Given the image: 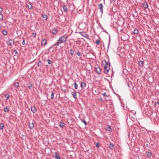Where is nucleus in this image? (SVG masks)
<instances>
[{"label": "nucleus", "mask_w": 159, "mask_h": 159, "mask_svg": "<svg viewBox=\"0 0 159 159\" xmlns=\"http://www.w3.org/2000/svg\"><path fill=\"white\" fill-rule=\"evenodd\" d=\"M68 38V36L66 34L61 37L58 40H57V42L56 43L52 46L53 47L55 46H58L60 44H61L63 43L66 42Z\"/></svg>", "instance_id": "obj_1"}, {"label": "nucleus", "mask_w": 159, "mask_h": 159, "mask_svg": "<svg viewBox=\"0 0 159 159\" xmlns=\"http://www.w3.org/2000/svg\"><path fill=\"white\" fill-rule=\"evenodd\" d=\"M14 40L12 39L9 40L8 41H7V43L8 46H12L14 44Z\"/></svg>", "instance_id": "obj_2"}, {"label": "nucleus", "mask_w": 159, "mask_h": 159, "mask_svg": "<svg viewBox=\"0 0 159 159\" xmlns=\"http://www.w3.org/2000/svg\"><path fill=\"white\" fill-rule=\"evenodd\" d=\"M26 7L29 10L32 9L33 7V6L31 3L30 2L26 3Z\"/></svg>", "instance_id": "obj_3"}, {"label": "nucleus", "mask_w": 159, "mask_h": 159, "mask_svg": "<svg viewBox=\"0 0 159 159\" xmlns=\"http://www.w3.org/2000/svg\"><path fill=\"white\" fill-rule=\"evenodd\" d=\"M98 7L99 8L101 14H102L103 12V5L102 3H100L98 5Z\"/></svg>", "instance_id": "obj_4"}, {"label": "nucleus", "mask_w": 159, "mask_h": 159, "mask_svg": "<svg viewBox=\"0 0 159 159\" xmlns=\"http://www.w3.org/2000/svg\"><path fill=\"white\" fill-rule=\"evenodd\" d=\"M110 69V68L109 67H107V66L104 67V72L106 74H107L108 72H109V70Z\"/></svg>", "instance_id": "obj_5"}, {"label": "nucleus", "mask_w": 159, "mask_h": 159, "mask_svg": "<svg viewBox=\"0 0 159 159\" xmlns=\"http://www.w3.org/2000/svg\"><path fill=\"white\" fill-rule=\"evenodd\" d=\"M31 109L32 112L33 113H36L37 111V109L36 107L34 106L33 107H31Z\"/></svg>", "instance_id": "obj_6"}, {"label": "nucleus", "mask_w": 159, "mask_h": 159, "mask_svg": "<svg viewBox=\"0 0 159 159\" xmlns=\"http://www.w3.org/2000/svg\"><path fill=\"white\" fill-rule=\"evenodd\" d=\"M145 154L148 158H150L152 155L151 152H146Z\"/></svg>", "instance_id": "obj_7"}, {"label": "nucleus", "mask_w": 159, "mask_h": 159, "mask_svg": "<svg viewBox=\"0 0 159 159\" xmlns=\"http://www.w3.org/2000/svg\"><path fill=\"white\" fill-rule=\"evenodd\" d=\"M86 83L84 82H80V86L82 89H84L86 86Z\"/></svg>", "instance_id": "obj_8"}, {"label": "nucleus", "mask_w": 159, "mask_h": 159, "mask_svg": "<svg viewBox=\"0 0 159 159\" xmlns=\"http://www.w3.org/2000/svg\"><path fill=\"white\" fill-rule=\"evenodd\" d=\"M47 41L46 39H43L41 41V44L45 46L47 44Z\"/></svg>", "instance_id": "obj_9"}, {"label": "nucleus", "mask_w": 159, "mask_h": 159, "mask_svg": "<svg viewBox=\"0 0 159 159\" xmlns=\"http://www.w3.org/2000/svg\"><path fill=\"white\" fill-rule=\"evenodd\" d=\"M29 126L30 129H32L34 127V124L33 123H29Z\"/></svg>", "instance_id": "obj_10"}, {"label": "nucleus", "mask_w": 159, "mask_h": 159, "mask_svg": "<svg viewBox=\"0 0 159 159\" xmlns=\"http://www.w3.org/2000/svg\"><path fill=\"white\" fill-rule=\"evenodd\" d=\"M96 70L97 73L99 74H100L101 73V68L99 67L96 68Z\"/></svg>", "instance_id": "obj_11"}, {"label": "nucleus", "mask_w": 159, "mask_h": 159, "mask_svg": "<svg viewBox=\"0 0 159 159\" xmlns=\"http://www.w3.org/2000/svg\"><path fill=\"white\" fill-rule=\"evenodd\" d=\"M143 7L145 9L148 8V5L147 2H145L143 4Z\"/></svg>", "instance_id": "obj_12"}, {"label": "nucleus", "mask_w": 159, "mask_h": 159, "mask_svg": "<svg viewBox=\"0 0 159 159\" xmlns=\"http://www.w3.org/2000/svg\"><path fill=\"white\" fill-rule=\"evenodd\" d=\"M105 64L104 66V67L107 66V67H109L110 68V64L109 62H107L106 61H105Z\"/></svg>", "instance_id": "obj_13"}, {"label": "nucleus", "mask_w": 159, "mask_h": 159, "mask_svg": "<svg viewBox=\"0 0 159 159\" xmlns=\"http://www.w3.org/2000/svg\"><path fill=\"white\" fill-rule=\"evenodd\" d=\"M139 65L141 67H142L143 66V61H139Z\"/></svg>", "instance_id": "obj_14"}, {"label": "nucleus", "mask_w": 159, "mask_h": 159, "mask_svg": "<svg viewBox=\"0 0 159 159\" xmlns=\"http://www.w3.org/2000/svg\"><path fill=\"white\" fill-rule=\"evenodd\" d=\"M62 7L64 11L65 12H67V8L66 5H64L62 6Z\"/></svg>", "instance_id": "obj_15"}, {"label": "nucleus", "mask_w": 159, "mask_h": 159, "mask_svg": "<svg viewBox=\"0 0 159 159\" xmlns=\"http://www.w3.org/2000/svg\"><path fill=\"white\" fill-rule=\"evenodd\" d=\"M74 98H76L77 97V94L76 91L74 90L73 93H72Z\"/></svg>", "instance_id": "obj_16"}, {"label": "nucleus", "mask_w": 159, "mask_h": 159, "mask_svg": "<svg viewBox=\"0 0 159 159\" xmlns=\"http://www.w3.org/2000/svg\"><path fill=\"white\" fill-rule=\"evenodd\" d=\"M42 16L44 20H46L48 18L47 16L45 14L42 15Z\"/></svg>", "instance_id": "obj_17"}, {"label": "nucleus", "mask_w": 159, "mask_h": 159, "mask_svg": "<svg viewBox=\"0 0 159 159\" xmlns=\"http://www.w3.org/2000/svg\"><path fill=\"white\" fill-rule=\"evenodd\" d=\"M14 84L15 87L17 88L19 86V83L18 82H15L14 83Z\"/></svg>", "instance_id": "obj_18"}, {"label": "nucleus", "mask_w": 159, "mask_h": 159, "mask_svg": "<svg viewBox=\"0 0 159 159\" xmlns=\"http://www.w3.org/2000/svg\"><path fill=\"white\" fill-rule=\"evenodd\" d=\"M4 128V125L3 123H0V129L3 130Z\"/></svg>", "instance_id": "obj_19"}, {"label": "nucleus", "mask_w": 159, "mask_h": 159, "mask_svg": "<svg viewBox=\"0 0 159 159\" xmlns=\"http://www.w3.org/2000/svg\"><path fill=\"white\" fill-rule=\"evenodd\" d=\"M133 33L135 34H137L139 33V30L137 29H135L133 31Z\"/></svg>", "instance_id": "obj_20"}, {"label": "nucleus", "mask_w": 159, "mask_h": 159, "mask_svg": "<svg viewBox=\"0 0 159 159\" xmlns=\"http://www.w3.org/2000/svg\"><path fill=\"white\" fill-rule=\"evenodd\" d=\"M55 157L57 159H61L60 156L59 155L57 154V152L55 153Z\"/></svg>", "instance_id": "obj_21"}, {"label": "nucleus", "mask_w": 159, "mask_h": 159, "mask_svg": "<svg viewBox=\"0 0 159 159\" xmlns=\"http://www.w3.org/2000/svg\"><path fill=\"white\" fill-rule=\"evenodd\" d=\"M7 30H3V31H2V34L4 35H7Z\"/></svg>", "instance_id": "obj_22"}, {"label": "nucleus", "mask_w": 159, "mask_h": 159, "mask_svg": "<svg viewBox=\"0 0 159 159\" xmlns=\"http://www.w3.org/2000/svg\"><path fill=\"white\" fill-rule=\"evenodd\" d=\"M3 111L7 113L9 111V110L8 107H7L3 109Z\"/></svg>", "instance_id": "obj_23"}, {"label": "nucleus", "mask_w": 159, "mask_h": 159, "mask_svg": "<svg viewBox=\"0 0 159 159\" xmlns=\"http://www.w3.org/2000/svg\"><path fill=\"white\" fill-rule=\"evenodd\" d=\"M65 125L64 123L61 122L60 123L59 125L61 127L63 128L65 126Z\"/></svg>", "instance_id": "obj_24"}, {"label": "nucleus", "mask_w": 159, "mask_h": 159, "mask_svg": "<svg viewBox=\"0 0 159 159\" xmlns=\"http://www.w3.org/2000/svg\"><path fill=\"white\" fill-rule=\"evenodd\" d=\"M47 61L48 64L52 65V61L48 59L47 60Z\"/></svg>", "instance_id": "obj_25"}, {"label": "nucleus", "mask_w": 159, "mask_h": 159, "mask_svg": "<svg viewBox=\"0 0 159 159\" xmlns=\"http://www.w3.org/2000/svg\"><path fill=\"white\" fill-rule=\"evenodd\" d=\"M57 33V30L56 29H53L52 30V33L54 34H56Z\"/></svg>", "instance_id": "obj_26"}, {"label": "nucleus", "mask_w": 159, "mask_h": 159, "mask_svg": "<svg viewBox=\"0 0 159 159\" xmlns=\"http://www.w3.org/2000/svg\"><path fill=\"white\" fill-rule=\"evenodd\" d=\"M74 88H75V89H77L78 88V85L75 82L74 83Z\"/></svg>", "instance_id": "obj_27"}, {"label": "nucleus", "mask_w": 159, "mask_h": 159, "mask_svg": "<svg viewBox=\"0 0 159 159\" xmlns=\"http://www.w3.org/2000/svg\"><path fill=\"white\" fill-rule=\"evenodd\" d=\"M28 88L30 89H32L33 88V84L31 83H30V85L28 86Z\"/></svg>", "instance_id": "obj_28"}, {"label": "nucleus", "mask_w": 159, "mask_h": 159, "mask_svg": "<svg viewBox=\"0 0 159 159\" xmlns=\"http://www.w3.org/2000/svg\"><path fill=\"white\" fill-rule=\"evenodd\" d=\"M109 147L110 149H113L114 148V144L112 143H110V144Z\"/></svg>", "instance_id": "obj_29"}, {"label": "nucleus", "mask_w": 159, "mask_h": 159, "mask_svg": "<svg viewBox=\"0 0 159 159\" xmlns=\"http://www.w3.org/2000/svg\"><path fill=\"white\" fill-rule=\"evenodd\" d=\"M54 93L53 92H52V93L51 94V99H53L54 98Z\"/></svg>", "instance_id": "obj_30"}, {"label": "nucleus", "mask_w": 159, "mask_h": 159, "mask_svg": "<svg viewBox=\"0 0 159 159\" xmlns=\"http://www.w3.org/2000/svg\"><path fill=\"white\" fill-rule=\"evenodd\" d=\"M96 43L97 45H99L100 43V40L98 39H96Z\"/></svg>", "instance_id": "obj_31"}, {"label": "nucleus", "mask_w": 159, "mask_h": 159, "mask_svg": "<svg viewBox=\"0 0 159 159\" xmlns=\"http://www.w3.org/2000/svg\"><path fill=\"white\" fill-rule=\"evenodd\" d=\"M5 97L6 98V99L8 100L9 98V96L8 94H6L5 95Z\"/></svg>", "instance_id": "obj_32"}, {"label": "nucleus", "mask_w": 159, "mask_h": 159, "mask_svg": "<svg viewBox=\"0 0 159 159\" xmlns=\"http://www.w3.org/2000/svg\"><path fill=\"white\" fill-rule=\"evenodd\" d=\"M3 19V15L2 14H0V20H2Z\"/></svg>", "instance_id": "obj_33"}, {"label": "nucleus", "mask_w": 159, "mask_h": 159, "mask_svg": "<svg viewBox=\"0 0 159 159\" xmlns=\"http://www.w3.org/2000/svg\"><path fill=\"white\" fill-rule=\"evenodd\" d=\"M70 54L71 55H72L74 53V51L72 49H71L70 50Z\"/></svg>", "instance_id": "obj_34"}, {"label": "nucleus", "mask_w": 159, "mask_h": 159, "mask_svg": "<svg viewBox=\"0 0 159 159\" xmlns=\"http://www.w3.org/2000/svg\"><path fill=\"white\" fill-rule=\"evenodd\" d=\"M131 112L133 115H135L136 113V112L134 110H132L131 111Z\"/></svg>", "instance_id": "obj_35"}, {"label": "nucleus", "mask_w": 159, "mask_h": 159, "mask_svg": "<svg viewBox=\"0 0 159 159\" xmlns=\"http://www.w3.org/2000/svg\"><path fill=\"white\" fill-rule=\"evenodd\" d=\"M100 146V143H96V146L97 148H98Z\"/></svg>", "instance_id": "obj_36"}, {"label": "nucleus", "mask_w": 159, "mask_h": 159, "mask_svg": "<svg viewBox=\"0 0 159 159\" xmlns=\"http://www.w3.org/2000/svg\"><path fill=\"white\" fill-rule=\"evenodd\" d=\"M77 55L79 56H81V53L79 52V51H78L77 52Z\"/></svg>", "instance_id": "obj_37"}, {"label": "nucleus", "mask_w": 159, "mask_h": 159, "mask_svg": "<svg viewBox=\"0 0 159 159\" xmlns=\"http://www.w3.org/2000/svg\"><path fill=\"white\" fill-rule=\"evenodd\" d=\"M36 33H32V35L34 37H35L36 36Z\"/></svg>", "instance_id": "obj_38"}, {"label": "nucleus", "mask_w": 159, "mask_h": 159, "mask_svg": "<svg viewBox=\"0 0 159 159\" xmlns=\"http://www.w3.org/2000/svg\"><path fill=\"white\" fill-rule=\"evenodd\" d=\"M82 122L83 123H84L85 125H87L86 122V121L84 120H81Z\"/></svg>", "instance_id": "obj_39"}, {"label": "nucleus", "mask_w": 159, "mask_h": 159, "mask_svg": "<svg viewBox=\"0 0 159 159\" xmlns=\"http://www.w3.org/2000/svg\"><path fill=\"white\" fill-rule=\"evenodd\" d=\"M155 106H158V105H159V103L158 102H157L155 103Z\"/></svg>", "instance_id": "obj_40"}, {"label": "nucleus", "mask_w": 159, "mask_h": 159, "mask_svg": "<svg viewBox=\"0 0 159 159\" xmlns=\"http://www.w3.org/2000/svg\"><path fill=\"white\" fill-rule=\"evenodd\" d=\"M22 44L23 45H25V41L24 39L22 41Z\"/></svg>", "instance_id": "obj_41"}, {"label": "nucleus", "mask_w": 159, "mask_h": 159, "mask_svg": "<svg viewBox=\"0 0 159 159\" xmlns=\"http://www.w3.org/2000/svg\"><path fill=\"white\" fill-rule=\"evenodd\" d=\"M107 130L110 131L111 130V127H109L108 129H107Z\"/></svg>", "instance_id": "obj_42"}, {"label": "nucleus", "mask_w": 159, "mask_h": 159, "mask_svg": "<svg viewBox=\"0 0 159 159\" xmlns=\"http://www.w3.org/2000/svg\"><path fill=\"white\" fill-rule=\"evenodd\" d=\"M103 96L106 97L108 96L107 95V94L105 92H104L103 93Z\"/></svg>", "instance_id": "obj_43"}, {"label": "nucleus", "mask_w": 159, "mask_h": 159, "mask_svg": "<svg viewBox=\"0 0 159 159\" xmlns=\"http://www.w3.org/2000/svg\"><path fill=\"white\" fill-rule=\"evenodd\" d=\"M14 52H15V54H18V52L16 50H14Z\"/></svg>", "instance_id": "obj_44"}, {"label": "nucleus", "mask_w": 159, "mask_h": 159, "mask_svg": "<svg viewBox=\"0 0 159 159\" xmlns=\"http://www.w3.org/2000/svg\"><path fill=\"white\" fill-rule=\"evenodd\" d=\"M2 11V7H0V13H1Z\"/></svg>", "instance_id": "obj_45"}, {"label": "nucleus", "mask_w": 159, "mask_h": 159, "mask_svg": "<svg viewBox=\"0 0 159 159\" xmlns=\"http://www.w3.org/2000/svg\"><path fill=\"white\" fill-rule=\"evenodd\" d=\"M80 34H81L82 36H84V35H83V33H81L80 32Z\"/></svg>", "instance_id": "obj_46"}, {"label": "nucleus", "mask_w": 159, "mask_h": 159, "mask_svg": "<svg viewBox=\"0 0 159 159\" xmlns=\"http://www.w3.org/2000/svg\"><path fill=\"white\" fill-rule=\"evenodd\" d=\"M110 1L111 2H112L113 1H115V0H110Z\"/></svg>", "instance_id": "obj_47"}, {"label": "nucleus", "mask_w": 159, "mask_h": 159, "mask_svg": "<svg viewBox=\"0 0 159 159\" xmlns=\"http://www.w3.org/2000/svg\"><path fill=\"white\" fill-rule=\"evenodd\" d=\"M52 47H50V48H49V49H51V48H52Z\"/></svg>", "instance_id": "obj_48"}, {"label": "nucleus", "mask_w": 159, "mask_h": 159, "mask_svg": "<svg viewBox=\"0 0 159 159\" xmlns=\"http://www.w3.org/2000/svg\"><path fill=\"white\" fill-rule=\"evenodd\" d=\"M2 99V98H0V100H1Z\"/></svg>", "instance_id": "obj_49"}, {"label": "nucleus", "mask_w": 159, "mask_h": 159, "mask_svg": "<svg viewBox=\"0 0 159 159\" xmlns=\"http://www.w3.org/2000/svg\"><path fill=\"white\" fill-rule=\"evenodd\" d=\"M79 159H81V158H79Z\"/></svg>", "instance_id": "obj_50"}]
</instances>
